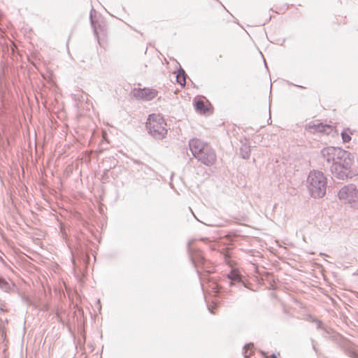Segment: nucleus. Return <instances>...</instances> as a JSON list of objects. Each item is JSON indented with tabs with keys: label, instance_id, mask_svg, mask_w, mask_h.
<instances>
[{
	"label": "nucleus",
	"instance_id": "1",
	"mask_svg": "<svg viewBox=\"0 0 358 358\" xmlns=\"http://www.w3.org/2000/svg\"><path fill=\"white\" fill-rule=\"evenodd\" d=\"M189 148L193 155L204 164L210 166L215 163L216 154L209 144L194 138L190 141Z\"/></svg>",
	"mask_w": 358,
	"mask_h": 358
},
{
	"label": "nucleus",
	"instance_id": "2",
	"mask_svg": "<svg viewBox=\"0 0 358 358\" xmlns=\"http://www.w3.org/2000/svg\"><path fill=\"white\" fill-rule=\"evenodd\" d=\"M308 189L311 196L323 197L327 191V178L320 171H312L308 177Z\"/></svg>",
	"mask_w": 358,
	"mask_h": 358
},
{
	"label": "nucleus",
	"instance_id": "3",
	"mask_svg": "<svg viewBox=\"0 0 358 358\" xmlns=\"http://www.w3.org/2000/svg\"><path fill=\"white\" fill-rule=\"evenodd\" d=\"M146 127L148 132L155 138L162 139L167 134L166 123L159 114L150 115L146 122Z\"/></svg>",
	"mask_w": 358,
	"mask_h": 358
},
{
	"label": "nucleus",
	"instance_id": "4",
	"mask_svg": "<svg viewBox=\"0 0 358 358\" xmlns=\"http://www.w3.org/2000/svg\"><path fill=\"white\" fill-rule=\"evenodd\" d=\"M322 155L324 159L329 164H331V169L336 165L338 158H343L345 166L350 163L349 158V152L343 150L341 148L329 147L324 148L322 151Z\"/></svg>",
	"mask_w": 358,
	"mask_h": 358
},
{
	"label": "nucleus",
	"instance_id": "5",
	"mask_svg": "<svg viewBox=\"0 0 358 358\" xmlns=\"http://www.w3.org/2000/svg\"><path fill=\"white\" fill-rule=\"evenodd\" d=\"M339 200L352 208H358V189L353 185L342 187L338 192Z\"/></svg>",
	"mask_w": 358,
	"mask_h": 358
},
{
	"label": "nucleus",
	"instance_id": "6",
	"mask_svg": "<svg viewBox=\"0 0 358 358\" xmlns=\"http://www.w3.org/2000/svg\"><path fill=\"white\" fill-rule=\"evenodd\" d=\"M349 158L350 163L347 166L345 165L343 158H338L336 161V165L332 168V172L335 173L340 178L347 176L345 171L349 169L353 164V157L350 152Z\"/></svg>",
	"mask_w": 358,
	"mask_h": 358
},
{
	"label": "nucleus",
	"instance_id": "7",
	"mask_svg": "<svg viewBox=\"0 0 358 358\" xmlns=\"http://www.w3.org/2000/svg\"><path fill=\"white\" fill-rule=\"evenodd\" d=\"M134 96L146 101L153 99L157 96V91L155 89L144 88L135 89L133 92Z\"/></svg>",
	"mask_w": 358,
	"mask_h": 358
},
{
	"label": "nucleus",
	"instance_id": "8",
	"mask_svg": "<svg viewBox=\"0 0 358 358\" xmlns=\"http://www.w3.org/2000/svg\"><path fill=\"white\" fill-rule=\"evenodd\" d=\"M0 289L7 294L17 293V287L10 278H4L0 275Z\"/></svg>",
	"mask_w": 358,
	"mask_h": 358
},
{
	"label": "nucleus",
	"instance_id": "9",
	"mask_svg": "<svg viewBox=\"0 0 358 358\" xmlns=\"http://www.w3.org/2000/svg\"><path fill=\"white\" fill-rule=\"evenodd\" d=\"M196 110L202 114L213 113V108L208 100L198 99L195 101Z\"/></svg>",
	"mask_w": 358,
	"mask_h": 358
},
{
	"label": "nucleus",
	"instance_id": "10",
	"mask_svg": "<svg viewBox=\"0 0 358 358\" xmlns=\"http://www.w3.org/2000/svg\"><path fill=\"white\" fill-rule=\"evenodd\" d=\"M96 34L98 38L99 43L101 46H104L106 44V38L107 36L106 29L101 26H99L95 29Z\"/></svg>",
	"mask_w": 358,
	"mask_h": 358
},
{
	"label": "nucleus",
	"instance_id": "11",
	"mask_svg": "<svg viewBox=\"0 0 358 358\" xmlns=\"http://www.w3.org/2000/svg\"><path fill=\"white\" fill-rule=\"evenodd\" d=\"M313 128L315 131H319L321 133H325L327 134H329L331 133L334 130V127L329 124H324L322 123L315 124Z\"/></svg>",
	"mask_w": 358,
	"mask_h": 358
},
{
	"label": "nucleus",
	"instance_id": "12",
	"mask_svg": "<svg viewBox=\"0 0 358 358\" xmlns=\"http://www.w3.org/2000/svg\"><path fill=\"white\" fill-rule=\"evenodd\" d=\"M353 131L349 128H346L341 132V137L344 143H348L351 140V136L353 134Z\"/></svg>",
	"mask_w": 358,
	"mask_h": 358
},
{
	"label": "nucleus",
	"instance_id": "13",
	"mask_svg": "<svg viewBox=\"0 0 358 358\" xmlns=\"http://www.w3.org/2000/svg\"><path fill=\"white\" fill-rule=\"evenodd\" d=\"M176 80L181 86H185L186 83V76L184 71H178L176 76Z\"/></svg>",
	"mask_w": 358,
	"mask_h": 358
},
{
	"label": "nucleus",
	"instance_id": "14",
	"mask_svg": "<svg viewBox=\"0 0 358 358\" xmlns=\"http://www.w3.org/2000/svg\"><path fill=\"white\" fill-rule=\"evenodd\" d=\"M228 278L233 280H239L241 279L239 271L236 268H233L228 274Z\"/></svg>",
	"mask_w": 358,
	"mask_h": 358
},
{
	"label": "nucleus",
	"instance_id": "15",
	"mask_svg": "<svg viewBox=\"0 0 358 358\" xmlns=\"http://www.w3.org/2000/svg\"><path fill=\"white\" fill-rule=\"evenodd\" d=\"M224 261L226 264L231 268H233L236 265L235 261L232 260L230 258V255L227 252L224 253Z\"/></svg>",
	"mask_w": 358,
	"mask_h": 358
},
{
	"label": "nucleus",
	"instance_id": "16",
	"mask_svg": "<svg viewBox=\"0 0 358 358\" xmlns=\"http://www.w3.org/2000/svg\"><path fill=\"white\" fill-rule=\"evenodd\" d=\"M59 226L60 232L62 233L65 242L67 243V234L66 232L65 226L62 222H59Z\"/></svg>",
	"mask_w": 358,
	"mask_h": 358
},
{
	"label": "nucleus",
	"instance_id": "17",
	"mask_svg": "<svg viewBox=\"0 0 358 358\" xmlns=\"http://www.w3.org/2000/svg\"><path fill=\"white\" fill-rule=\"evenodd\" d=\"M251 348L250 345H248L245 347V357H249L251 355V352H248V350Z\"/></svg>",
	"mask_w": 358,
	"mask_h": 358
},
{
	"label": "nucleus",
	"instance_id": "18",
	"mask_svg": "<svg viewBox=\"0 0 358 358\" xmlns=\"http://www.w3.org/2000/svg\"><path fill=\"white\" fill-rule=\"evenodd\" d=\"M268 358H278V357L275 355H272L270 357H268Z\"/></svg>",
	"mask_w": 358,
	"mask_h": 358
},
{
	"label": "nucleus",
	"instance_id": "19",
	"mask_svg": "<svg viewBox=\"0 0 358 358\" xmlns=\"http://www.w3.org/2000/svg\"><path fill=\"white\" fill-rule=\"evenodd\" d=\"M210 312H211L213 314H215V312L213 309L210 308Z\"/></svg>",
	"mask_w": 358,
	"mask_h": 358
},
{
	"label": "nucleus",
	"instance_id": "20",
	"mask_svg": "<svg viewBox=\"0 0 358 358\" xmlns=\"http://www.w3.org/2000/svg\"><path fill=\"white\" fill-rule=\"evenodd\" d=\"M64 285L65 289H67V285L66 284V282H64Z\"/></svg>",
	"mask_w": 358,
	"mask_h": 358
}]
</instances>
